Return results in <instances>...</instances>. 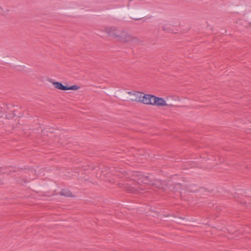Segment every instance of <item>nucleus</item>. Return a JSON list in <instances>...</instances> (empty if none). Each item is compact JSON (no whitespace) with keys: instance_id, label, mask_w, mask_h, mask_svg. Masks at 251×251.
I'll list each match as a JSON object with an SVG mask.
<instances>
[{"instance_id":"obj_1","label":"nucleus","mask_w":251,"mask_h":251,"mask_svg":"<svg viewBox=\"0 0 251 251\" xmlns=\"http://www.w3.org/2000/svg\"><path fill=\"white\" fill-rule=\"evenodd\" d=\"M142 184L156 186L159 189H162L164 185L158 180L153 182L149 176H144L141 173L132 172L131 180H127L126 183L123 184V188L130 193L140 192L145 189L142 187Z\"/></svg>"},{"instance_id":"obj_2","label":"nucleus","mask_w":251,"mask_h":251,"mask_svg":"<svg viewBox=\"0 0 251 251\" xmlns=\"http://www.w3.org/2000/svg\"><path fill=\"white\" fill-rule=\"evenodd\" d=\"M104 31L109 36L118 38L119 41L123 42L128 43L137 40L135 37L132 36L123 29L114 26L106 27L104 28Z\"/></svg>"},{"instance_id":"obj_3","label":"nucleus","mask_w":251,"mask_h":251,"mask_svg":"<svg viewBox=\"0 0 251 251\" xmlns=\"http://www.w3.org/2000/svg\"><path fill=\"white\" fill-rule=\"evenodd\" d=\"M148 96L149 99L147 100L146 98L145 101L147 103L148 105L150 104L158 106H165L168 105L166 101L162 98L156 97L151 94H149V96Z\"/></svg>"},{"instance_id":"obj_4","label":"nucleus","mask_w":251,"mask_h":251,"mask_svg":"<svg viewBox=\"0 0 251 251\" xmlns=\"http://www.w3.org/2000/svg\"><path fill=\"white\" fill-rule=\"evenodd\" d=\"M128 94L130 95H133L135 97L134 99H132V100L140 102L144 104H147V103L145 101V100L146 98L147 99V100H148L149 99L148 96H149V94H145L140 92H135L134 93L129 92Z\"/></svg>"},{"instance_id":"obj_5","label":"nucleus","mask_w":251,"mask_h":251,"mask_svg":"<svg viewBox=\"0 0 251 251\" xmlns=\"http://www.w3.org/2000/svg\"><path fill=\"white\" fill-rule=\"evenodd\" d=\"M132 173H126L123 169H119L118 170H116V172L114 173L115 176L119 177H123L124 176H127V178H130L129 180H131V176L132 175Z\"/></svg>"},{"instance_id":"obj_6","label":"nucleus","mask_w":251,"mask_h":251,"mask_svg":"<svg viewBox=\"0 0 251 251\" xmlns=\"http://www.w3.org/2000/svg\"><path fill=\"white\" fill-rule=\"evenodd\" d=\"M50 82H51L53 85L54 87L59 90L66 91L68 88L67 86H64L62 84V83L57 82V81H53L52 79L50 80Z\"/></svg>"},{"instance_id":"obj_7","label":"nucleus","mask_w":251,"mask_h":251,"mask_svg":"<svg viewBox=\"0 0 251 251\" xmlns=\"http://www.w3.org/2000/svg\"><path fill=\"white\" fill-rule=\"evenodd\" d=\"M60 194L61 196H64L66 197H71L72 196V193L71 192V191L67 189H62L60 191Z\"/></svg>"},{"instance_id":"obj_8","label":"nucleus","mask_w":251,"mask_h":251,"mask_svg":"<svg viewBox=\"0 0 251 251\" xmlns=\"http://www.w3.org/2000/svg\"><path fill=\"white\" fill-rule=\"evenodd\" d=\"M80 87L76 85H73L71 86H68L67 90H78Z\"/></svg>"},{"instance_id":"obj_9","label":"nucleus","mask_w":251,"mask_h":251,"mask_svg":"<svg viewBox=\"0 0 251 251\" xmlns=\"http://www.w3.org/2000/svg\"><path fill=\"white\" fill-rule=\"evenodd\" d=\"M162 29L164 31H166L167 32H173L172 29L170 28V27L166 26L165 25L162 26Z\"/></svg>"},{"instance_id":"obj_10","label":"nucleus","mask_w":251,"mask_h":251,"mask_svg":"<svg viewBox=\"0 0 251 251\" xmlns=\"http://www.w3.org/2000/svg\"><path fill=\"white\" fill-rule=\"evenodd\" d=\"M7 12V9L3 8L0 6V15H4Z\"/></svg>"},{"instance_id":"obj_11","label":"nucleus","mask_w":251,"mask_h":251,"mask_svg":"<svg viewBox=\"0 0 251 251\" xmlns=\"http://www.w3.org/2000/svg\"><path fill=\"white\" fill-rule=\"evenodd\" d=\"M132 19L133 20H135V21H138V20H140L142 19V18H133Z\"/></svg>"}]
</instances>
